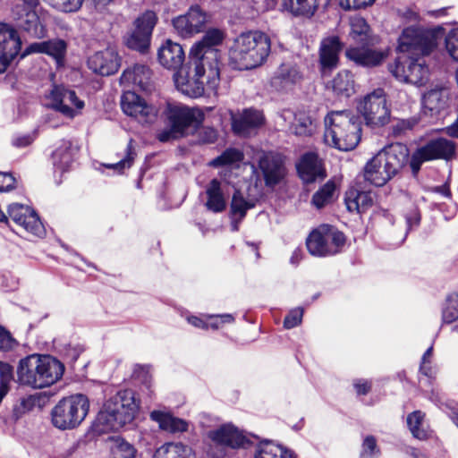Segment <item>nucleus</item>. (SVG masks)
<instances>
[{"instance_id":"1","label":"nucleus","mask_w":458,"mask_h":458,"mask_svg":"<svg viewBox=\"0 0 458 458\" xmlns=\"http://www.w3.org/2000/svg\"><path fill=\"white\" fill-rule=\"evenodd\" d=\"M139 410L140 401L133 391H119L104 403L92 423V431L96 435L117 431L131 424Z\"/></svg>"},{"instance_id":"2","label":"nucleus","mask_w":458,"mask_h":458,"mask_svg":"<svg viewBox=\"0 0 458 458\" xmlns=\"http://www.w3.org/2000/svg\"><path fill=\"white\" fill-rule=\"evenodd\" d=\"M271 51V40L259 30L242 32L229 47V62L234 69L251 70L264 64Z\"/></svg>"},{"instance_id":"3","label":"nucleus","mask_w":458,"mask_h":458,"mask_svg":"<svg viewBox=\"0 0 458 458\" xmlns=\"http://www.w3.org/2000/svg\"><path fill=\"white\" fill-rule=\"evenodd\" d=\"M324 123V141L330 147L349 151L360 140L361 123L351 111H332L325 117Z\"/></svg>"},{"instance_id":"4","label":"nucleus","mask_w":458,"mask_h":458,"mask_svg":"<svg viewBox=\"0 0 458 458\" xmlns=\"http://www.w3.org/2000/svg\"><path fill=\"white\" fill-rule=\"evenodd\" d=\"M406 146L395 143L378 151L364 166V179L381 187L396 176L407 162Z\"/></svg>"},{"instance_id":"5","label":"nucleus","mask_w":458,"mask_h":458,"mask_svg":"<svg viewBox=\"0 0 458 458\" xmlns=\"http://www.w3.org/2000/svg\"><path fill=\"white\" fill-rule=\"evenodd\" d=\"M89 401L82 394L62 398L51 411V421L55 428L71 430L78 428L87 417Z\"/></svg>"},{"instance_id":"6","label":"nucleus","mask_w":458,"mask_h":458,"mask_svg":"<svg viewBox=\"0 0 458 458\" xmlns=\"http://www.w3.org/2000/svg\"><path fill=\"white\" fill-rule=\"evenodd\" d=\"M225 32L216 28L208 29L200 40L191 48L190 58L207 64L208 77L214 81L219 75L220 51L217 47L225 39Z\"/></svg>"},{"instance_id":"7","label":"nucleus","mask_w":458,"mask_h":458,"mask_svg":"<svg viewBox=\"0 0 458 458\" xmlns=\"http://www.w3.org/2000/svg\"><path fill=\"white\" fill-rule=\"evenodd\" d=\"M178 90L190 98H199L204 93V86L214 89L219 81V76L213 81L208 77L207 64L190 58L187 71L181 69L174 75Z\"/></svg>"},{"instance_id":"8","label":"nucleus","mask_w":458,"mask_h":458,"mask_svg":"<svg viewBox=\"0 0 458 458\" xmlns=\"http://www.w3.org/2000/svg\"><path fill=\"white\" fill-rule=\"evenodd\" d=\"M440 30H421L415 26L405 28L398 39V50L402 53L430 54L437 46Z\"/></svg>"},{"instance_id":"9","label":"nucleus","mask_w":458,"mask_h":458,"mask_svg":"<svg viewBox=\"0 0 458 458\" xmlns=\"http://www.w3.org/2000/svg\"><path fill=\"white\" fill-rule=\"evenodd\" d=\"M389 71L399 81L415 86H422L429 77V69L423 56H398L389 64Z\"/></svg>"},{"instance_id":"10","label":"nucleus","mask_w":458,"mask_h":458,"mask_svg":"<svg viewBox=\"0 0 458 458\" xmlns=\"http://www.w3.org/2000/svg\"><path fill=\"white\" fill-rule=\"evenodd\" d=\"M345 243L343 233L328 225H322L309 235L306 245L312 256L326 257L341 251Z\"/></svg>"},{"instance_id":"11","label":"nucleus","mask_w":458,"mask_h":458,"mask_svg":"<svg viewBox=\"0 0 458 458\" xmlns=\"http://www.w3.org/2000/svg\"><path fill=\"white\" fill-rule=\"evenodd\" d=\"M358 109L366 123L371 126H383L390 120V110L382 89H377L366 95L360 102Z\"/></svg>"},{"instance_id":"12","label":"nucleus","mask_w":458,"mask_h":458,"mask_svg":"<svg viewBox=\"0 0 458 458\" xmlns=\"http://www.w3.org/2000/svg\"><path fill=\"white\" fill-rule=\"evenodd\" d=\"M47 99V106L70 119L80 115L85 106L84 101L78 98L76 92L64 86H54Z\"/></svg>"},{"instance_id":"13","label":"nucleus","mask_w":458,"mask_h":458,"mask_svg":"<svg viewBox=\"0 0 458 458\" xmlns=\"http://www.w3.org/2000/svg\"><path fill=\"white\" fill-rule=\"evenodd\" d=\"M454 150L455 145L452 140L438 138L428 141L412 154L410 161L412 174L416 175L424 162L450 158L454 154Z\"/></svg>"},{"instance_id":"14","label":"nucleus","mask_w":458,"mask_h":458,"mask_svg":"<svg viewBox=\"0 0 458 458\" xmlns=\"http://www.w3.org/2000/svg\"><path fill=\"white\" fill-rule=\"evenodd\" d=\"M123 112L142 124L154 123L158 115V108L148 103L133 91H125L121 97Z\"/></svg>"},{"instance_id":"15","label":"nucleus","mask_w":458,"mask_h":458,"mask_svg":"<svg viewBox=\"0 0 458 458\" xmlns=\"http://www.w3.org/2000/svg\"><path fill=\"white\" fill-rule=\"evenodd\" d=\"M165 115L170 125L185 134L190 127L197 128L204 121V113L199 108H191L179 103H167Z\"/></svg>"},{"instance_id":"16","label":"nucleus","mask_w":458,"mask_h":458,"mask_svg":"<svg viewBox=\"0 0 458 458\" xmlns=\"http://www.w3.org/2000/svg\"><path fill=\"white\" fill-rule=\"evenodd\" d=\"M157 16L153 11H146L134 22L135 29L125 38L126 46L139 52L146 51L150 44Z\"/></svg>"},{"instance_id":"17","label":"nucleus","mask_w":458,"mask_h":458,"mask_svg":"<svg viewBox=\"0 0 458 458\" xmlns=\"http://www.w3.org/2000/svg\"><path fill=\"white\" fill-rule=\"evenodd\" d=\"M208 13L199 5L191 6L186 13L172 20L175 33L182 38H190L203 31L208 22Z\"/></svg>"},{"instance_id":"18","label":"nucleus","mask_w":458,"mask_h":458,"mask_svg":"<svg viewBox=\"0 0 458 458\" xmlns=\"http://www.w3.org/2000/svg\"><path fill=\"white\" fill-rule=\"evenodd\" d=\"M8 216L27 233L37 236L45 235V228L37 213L29 206L13 203L7 208Z\"/></svg>"},{"instance_id":"19","label":"nucleus","mask_w":458,"mask_h":458,"mask_svg":"<svg viewBox=\"0 0 458 458\" xmlns=\"http://www.w3.org/2000/svg\"><path fill=\"white\" fill-rule=\"evenodd\" d=\"M21 41L17 31L6 23H0V73L7 69L21 50Z\"/></svg>"},{"instance_id":"20","label":"nucleus","mask_w":458,"mask_h":458,"mask_svg":"<svg viewBox=\"0 0 458 458\" xmlns=\"http://www.w3.org/2000/svg\"><path fill=\"white\" fill-rule=\"evenodd\" d=\"M208 439L216 445L221 447L241 448L245 447L250 443L243 432L232 423L221 425L208 432Z\"/></svg>"},{"instance_id":"21","label":"nucleus","mask_w":458,"mask_h":458,"mask_svg":"<svg viewBox=\"0 0 458 458\" xmlns=\"http://www.w3.org/2000/svg\"><path fill=\"white\" fill-rule=\"evenodd\" d=\"M41 376V355L33 354L21 360L17 369L20 384L42 389Z\"/></svg>"},{"instance_id":"22","label":"nucleus","mask_w":458,"mask_h":458,"mask_svg":"<svg viewBox=\"0 0 458 458\" xmlns=\"http://www.w3.org/2000/svg\"><path fill=\"white\" fill-rule=\"evenodd\" d=\"M342 49L343 44L336 36L327 37L321 40L318 51V61L323 75L337 67L339 55Z\"/></svg>"},{"instance_id":"23","label":"nucleus","mask_w":458,"mask_h":458,"mask_svg":"<svg viewBox=\"0 0 458 458\" xmlns=\"http://www.w3.org/2000/svg\"><path fill=\"white\" fill-rule=\"evenodd\" d=\"M120 58L113 47H107L92 55L88 60V66L95 73L108 76L116 72L120 67Z\"/></svg>"},{"instance_id":"24","label":"nucleus","mask_w":458,"mask_h":458,"mask_svg":"<svg viewBox=\"0 0 458 458\" xmlns=\"http://www.w3.org/2000/svg\"><path fill=\"white\" fill-rule=\"evenodd\" d=\"M259 167L268 187L278 184L285 175V168L281 158L272 152H263L259 155Z\"/></svg>"},{"instance_id":"25","label":"nucleus","mask_w":458,"mask_h":458,"mask_svg":"<svg viewBox=\"0 0 458 458\" xmlns=\"http://www.w3.org/2000/svg\"><path fill=\"white\" fill-rule=\"evenodd\" d=\"M303 79L299 66L292 62L283 63L274 72L270 83L277 90L291 89Z\"/></svg>"},{"instance_id":"26","label":"nucleus","mask_w":458,"mask_h":458,"mask_svg":"<svg viewBox=\"0 0 458 458\" xmlns=\"http://www.w3.org/2000/svg\"><path fill=\"white\" fill-rule=\"evenodd\" d=\"M449 100L448 89L443 86H435L423 94L424 112L430 116L437 115L448 107Z\"/></svg>"},{"instance_id":"27","label":"nucleus","mask_w":458,"mask_h":458,"mask_svg":"<svg viewBox=\"0 0 458 458\" xmlns=\"http://www.w3.org/2000/svg\"><path fill=\"white\" fill-rule=\"evenodd\" d=\"M346 57L356 64L364 67L379 65L387 56L385 50H377L367 47H349L345 51Z\"/></svg>"},{"instance_id":"28","label":"nucleus","mask_w":458,"mask_h":458,"mask_svg":"<svg viewBox=\"0 0 458 458\" xmlns=\"http://www.w3.org/2000/svg\"><path fill=\"white\" fill-rule=\"evenodd\" d=\"M264 123L261 112L255 109H245L239 116L232 115L233 131L241 136H248Z\"/></svg>"},{"instance_id":"29","label":"nucleus","mask_w":458,"mask_h":458,"mask_svg":"<svg viewBox=\"0 0 458 458\" xmlns=\"http://www.w3.org/2000/svg\"><path fill=\"white\" fill-rule=\"evenodd\" d=\"M300 177L304 182L310 183L317 179L326 177L325 169L318 155L312 152L304 154L297 165Z\"/></svg>"},{"instance_id":"30","label":"nucleus","mask_w":458,"mask_h":458,"mask_svg":"<svg viewBox=\"0 0 458 458\" xmlns=\"http://www.w3.org/2000/svg\"><path fill=\"white\" fill-rule=\"evenodd\" d=\"M157 57L159 63L170 70L181 69L185 60L182 47L167 39L158 49Z\"/></svg>"},{"instance_id":"31","label":"nucleus","mask_w":458,"mask_h":458,"mask_svg":"<svg viewBox=\"0 0 458 458\" xmlns=\"http://www.w3.org/2000/svg\"><path fill=\"white\" fill-rule=\"evenodd\" d=\"M280 118L289 125L290 131L298 136H310L316 129L311 118L305 113L294 114L291 110H284Z\"/></svg>"},{"instance_id":"32","label":"nucleus","mask_w":458,"mask_h":458,"mask_svg":"<svg viewBox=\"0 0 458 458\" xmlns=\"http://www.w3.org/2000/svg\"><path fill=\"white\" fill-rule=\"evenodd\" d=\"M320 0H279V10L293 17L311 18Z\"/></svg>"},{"instance_id":"33","label":"nucleus","mask_w":458,"mask_h":458,"mask_svg":"<svg viewBox=\"0 0 458 458\" xmlns=\"http://www.w3.org/2000/svg\"><path fill=\"white\" fill-rule=\"evenodd\" d=\"M66 52V43L63 39L55 38L47 41L31 43L24 50L22 56L43 53L54 57L60 64Z\"/></svg>"},{"instance_id":"34","label":"nucleus","mask_w":458,"mask_h":458,"mask_svg":"<svg viewBox=\"0 0 458 458\" xmlns=\"http://www.w3.org/2000/svg\"><path fill=\"white\" fill-rule=\"evenodd\" d=\"M149 418L151 419V420L158 424V427L161 430L169 433H183L186 432L189 428L188 421L174 417L169 411L162 410H154L150 412Z\"/></svg>"},{"instance_id":"35","label":"nucleus","mask_w":458,"mask_h":458,"mask_svg":"<svg viewBox=\"0 0 458 458\" xmlns=\"http://www.w3.org/2000/svg\"><path fill=\"white\" fill-rule=\"evenodd\" d=\"M123 85H135L143 91L150 90V70L143 64L127 68L120 78Z\"/></svg>"},{"instance_id":"36","label":"nucleus","mask_w":458,"mask_h":458,"mask_svg":"<svg viewBox=\"0 0 458 458\" xmlns=\"http://www.w3.org/2000/svg\"><path fill=\"white\" fill-rule=\"evenodd\" d=\"M64 372V364L50 355H41V383L42 388L56 383Z\"/></svg>"},{"instance_id":"37","label":"nucleus","mask_w":458,"mask_h":458,"mask_svg":"<svg viewBox=\"0 0 458 458\" xmlns=\"http://www.w3.org/2000/svg\"><path fill=\"white\" fill-rule=\"evenodd\" d=\"M225 185L217 179H213L206 188L208 197L206 207L208 210L219 213L226 208Z\"/></svg>"},{"instance_id":"38","label":"nucleus","mask_w":458,"mask_h":458,"mask_svg":"<svg viewBox=\"0 0 458 458\" xmlns=\"http://www.w3.org/2000/svg\"><path fill=\"white\" fill-rule=\"evenodd\" d=\"M344 200L349 211L361 213L372 206L374 199L370 191L352 188L346 191Z\"/></svg>"},{"instance_id":"39","label":"nucleus","mask_w":458,"mask_h":458,"mask_svg":"<svg viewBox=\"0 0 458 458\" xmlns=\"http://www.w3.org/2000/svg\"><path fill=\"white\" fill-rule=\"evenodd\" d=\"M254 458H296L295 454L271 441L260 442L255 448Z\"/></svg>"},{"instance_id":"40","label":"nucleus","mask_w":458,"mask_h":458,"mask_svg":"<svg viewBox=\"0 0 458 458\" xmlns=\"http://www.w3.org/2000/svg\"><path fill=\"white\" fill-rule=\"evenodd\" d=\"M76 152L77 148L71 141L63 140L53 152L54 165L61 171L67 170L72 163Z\"/></svg>"},{"instance_id":"41","label":"nucleus","mask_w":458,"mask_h":458,"mask_svg":"<svg viewBox=\"0 0 458 458\" xmlns=\"http://www.w3.org/2000/svg\"><path fill=\"white\" fill-rule=\"evenodd\" d=\"M28 6L24 9V14L18 17V25L35 38H42L45 34L44 28L41 25L38 16Z\"/></svg>"},{"instance_id":"42","label":"nucleus","mask_w":458,"mask_h":458,"mask_svg":"<svg viewBox=\"0 0 458 458\" xmlns=\"http://www.w3.org/2000/svg\"><path fill=\"white\" fill-rule=\"evenodd\" d=\"M191 449L182 443H167L157 448L154 458H193Z\"/></svg>"},{"instance_id":"43","label":"nucleus","mask_w":458,"mask_h":458,"mask_svg":"<svg viewBox=\"0 0 458 458\" xmlns=\"http://www.w3.org/2000/svg\"><path fill=\"white\" fill-rule=\"evenodd\" d=\"M332 88L335 94L342 97H350L354 92V81L352 74L348 71H342L332 81Z\"/></svg>"},{"instance_id":"44","label":"nucleus","mask_w":458,"mask_h":458,"mask_svg":"<svg viewBox=\"0 0 458 458\" xmlns=\"http://www.w3.org/2000/svg\"><path fill=\"white\" fill-rule=\"evenodd\" d=\"M112 445L110 446L109 458H133L135 456V449L132 445L121 437L111 438Z\"/></svg>"},{"instance_id":"45","label":"nucleus","mask_w":458,"mask_h":458,"mask_svg":"<svg viewBox=\"0 0 458 458\" xmlns=\"http://www.w3.org/2000/svg\"><path fill=\"white\" fill-rule=\"evenodd\" d=\"M425 414L421 411H415L407 417V425L412 436L420 440H424L428 437L422 423Z\"/></svg>"},{"instance_id":"46","label":"nucleus","mask_w":458,"mask_h":458,"mask_svg":"<svg viewBox=\"0 0 458 458\" xmlns=\"http://www.w3.org/2000/svg\"><path fill=\"white\" fill-rule=\"evenodd\" d=\"M335 184L333 182H327L312 197V204L317 208H321L330 203L335 195Z\"/></svg>"},{"instance_id":"47","label":"nucleus","mask_w":458,"mask_h":458,"mask_svg":"<svg viewBox=\"0 0 458 458\" xmlns=\"http://www.w3.org/2000/svg\"><path fill=\"white\" fill-rule=\"evenodd\" d=\"M254 207V203L250 200H246L242 194L236 191L232 199L231 209L233 216H239V219L242 220L246 212Z\"/></svg>"},{"instance_id":"48","label":"nucleus","mask_w":458,"mask_h":458,"mask_svg":"<svg viewBox=\"0 0 458 458\" xmlns=\"http://www.w3.org/2000/svg\"><path fill=\"white\" fill-rule=\"evenodd\" d=\"M136 157V152L133 147V140H130L126 149H125V156L123 158H122L120 161L114 164H108L106 165V167L114 169L117 171V173L122 174L123 170L130 168Z\"/></svg>"},{"instance_id":"49","label":"nucleus","mask_w":458,"mask_h":458,"mask_svg":"<svg viewBox=\"0 0 458 458\" xmlns=\"http://www.w3.org/2000/svg\"><path fill=\"white\" fill-rule=\"evenodd\" d=\"M243 158L242 151L237 148H227L220 156L211 161L213 166H222L241 162Z\"/></svg>"},{"instance_id":"50","label":"nucleus","mask_w":458,"mask_h":458,"mask_svg":"<svg viewBox=\"0 0 458 458\" xmlns=\"http://www.w3.org/2000/svg\"><path fill=\"white\" fill-rule=\"evenodd\" d=\"M13 378V368L0 360V403L10 390L9 384Z\"/></svg>"},{"instance_id":"51","label":"nucleus","mask_w":458,"mask_h":458,"mask_svg":"<svg viewBox=\"0 0 458 458\" xmlns=\"http://www.w3.org/2000/svg\"><path fill=\"white\" fill-rule=\"evenodd\" d=\"M369 25L361 17H355L351 21L350 35L354 40L363 41L367 38Z\"/></svg>"},{"instance_id":"52","label":"nucleus","mask_w":458,"mask_h":458,"mask_svg":"<svg viewBox=\"0 0 458 458\" xmlns=\"http://www.w3.org/2000/svg\"><path fill=\"white\" fill-rule=\"evenodd\" d=\"M379 455L380 449L377 445L375 437H365L362 442L360 458H378Z\"/></svg>"},{"instance_id":"53","label":"nucleus","mask_w":458,"mask_h":458,"mask_svg":"<svg viewBox=\"0 0 458 458\" xmlns=\"http://www.w3.org/2000/svg\"><path fill=\"white\" fill-rule=\"evenodd\" d=\"M458 318V295L452 294L447 300L443 310V320L445 323H452Z\"/></svg>"},{"instance_id":"54","label":"nucleus","mask_w":458,"mask_h":458,"mask_svg":"<svg viewBox=\"0 0 458 458\" xmlns=\"http://www.w3.org/2000/svg\"><path fill=\"white\" fill-rule=\"evenodd\" d=\"M151 367L149 365H135L133 368L132 377L139 380L148 391L151 390L152 376L150 373Z\"/></svg>"},{"instance_id":"55","label":"nucleus","mask_w":458,"mask_h":458,"mask_svg":"<svg viewBox=\"0 0 458 458\" xmlns=\"http://www.w3.org/2000/svg\"><path fill=\"white\" fill-rule=\"evenodd\" d=\"M445 43L449 55L458 62V27L452 29L446 34Z\"/></svg>"},{"instance_id":"56","label":"nucleus","mask_w":458,"mask_h":458,"mask_svg":"<svg viewBox=\"0 0 458 458\" xmlns=\"http://www.w3.org/2000/svg\"><path fill=\"white\" fill-rule=\"evenodd\" d=\"M36 404V398L29 395L21 399L20 403L13 408V417L14 420H18L23 414L31 411Z\"/></svg>"},{"instance_id":"57","label":"nucleus","mask_w":458,"mask_h":458,"mask_svg":"<svg viewBox=\"0 0 458 458\" xmlns=\"http://www.w3.org/2000/svg\"><path fill=\"white\" fill-rule=\"evenodd\" d=\"M49 4L64 12H74L78 10L83 0H47Z\"/></svg>"},{"instance_id":"58","label":"nucleus","mask_w":458,"mask_h":458,"mask_svg":"<svg viewBox=\"0 0 458 458\" xmlns=\"http://www.w3.org/2000/svg\"><path fill=\"white\" fill-rule=\"evenodd\" d=\"M205 318L208 320H212V322L208 323V328L212 329H218L223 324H232L234 322V317L229 313L220 315L205 314Z\"/></svg>"},{"instance_id":"59","label":"nucleus","mask_w":458,"mask_h":458,"mask_svg":"<svg viewBox=\"0 0 458 458\" xmlns=\"http://www.w3.org/2000/svg\"><path fill=\"white\" fill-rule=\"evenodd\" d=\"M303 309L296 308L292 310L284 320V327L286 329H291L301 323L302 316H303Z\"/></svg>"},{"instance_id":"60","label":"nucleus","mask_w":458,"mask_h":458,"mask_svg":"<svg viewBox=\"0 0 458 458\" xmlns=\"http://www.w3.org/2000/svg\"><path fill=\"white\" fill-rule=\"evenodd\" d=\"M178 129H176L174 125H170V128L163 129L158 131L157 134V139L161 142H167L172 140H175L179 137L183 136Z\"/></svg>"},{"instance_id":"61","label":"nucleus","mask_w":458,"mask_h":458,"mask_svg":"<svg viewBox=\"0 0 458 458\" xmlns=\"http://www.w3.org/2000/svg\"><path fill=\"white\" fill-rule=\"evenodd\" d=\"M417 123L418 120L416 118L398 120L393 126V131L394 134H402L408 130H411Z\"/></svg>"},{"instance_id":"62","label":"nucleus","mask_w":458,"mask_h":458,"mask_svg":"<svg viewBox=\"0 0 458 458\" xmlns=\"http://www.w3.org/2000/svg\"><path fill=\"white\" fill-rule=\"evenodd\" d=\"M201 143H213L217 138L216 131L212 127H202L198 131Z\"/></svg>"},{"instance_id":"63","label":"nucleus","mask_w":458,"mask_h":458,"mask_svg":"<svg viewBox=\"0 0 458 458\" xmlns=\"http://www.w3.org/2000/svg\"><path fill=\"white\" fill-rule=\"evenodd\" d=\"M374 2L375 0H339V4L344 10H351L366 7Z\"/></svg>"},{"instance_id":"64","label":"nucleus","mask_w":458,"mask_h":458,"mask_svg":"<svg viewBox=\"0 0 458 458\" xmlns=\"http://www.w3.org/2000/svg\"><path fill=\"white\" fill-rule=\"evenodd\" d=\"M14 183L15 179L11 174L0 172V192L11 191Z\"/></svg>"}]
</instances>
